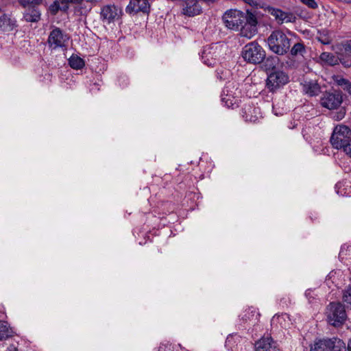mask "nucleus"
Returning a JSON list of instances; mask_svg holds the SVG:
<instances>
[{
    "instance_id": "obj_1",
    "label": "nucleus",
    "mask_w": 351,
    "mask_h": 351,
    "mask_svg": "<svg viewBox=\"0 0 351 351\" xmlns=\"http://www.w3.org/2000/svg\"><path fill=\"white\" fill-rule=\"evenodd\" d=\"M225 26L232 30L240 31V36L250 39L258 32V19L250 10L243 12L236 9H230L222 16Z\"/></svg>"
},
{
    "instance_id": "obj_2",
    "label": "nucleus",
    "mask_w": 351,
    "mask_h": 351,
    "mask_svg": "<svg viewBox=\"0 0 351 351\" xmlns=\"http://www.w3.org/2000/svg\"><path fill=\"white\" fill-rule=\"evenodd\" d=\"M330 141L334 148L342 149L349 158H351V130L349 127L344 125L336 126Z\"/></svg>"
},
{
    "instance_id": "obj_3",
    "label": "nucleus",
    "mask_w": 351,
    "mask_h": 351,
    "mask_svg": "<svg viewBox=\"0 0 351 351\" xmlns=\"http://www.w3.org/2000/svg\"><path fill=\"white\" fill-rule=\"evenodd\" d=\"M267 43L271 52L278 56H284L289 51L291 39L281 29H276L268 36Z\"/></svg>"
},
{
    "instance_id": "obj_4",
    "label": "nucleus",
    "mask_w": 351,
    "mask_h": 351,
    "mask_svg": "<svg viewBox=\"0 0 351 351\" xmlns=\"http://www.w3.org/2000/svg\"><path fill=\"white\" fill-rule=\"evenodd\" d=\"M327 322L335 327H341L347 319V314L344 305L341 302H330L325 310Z\"/></svg>"
},
{
    "instance_id": "obj_5",
    "label": "nucleus",
    "mask_w": 351,
    "mask_h": 351,
    "mask_svg": "<svg viewBox=\"0 0 351 351\" xmlns=\"http://www.w3.org/2000/svg\"><path fill=\"white\" fill-rule=\"evenodd\" d=\"M241 55L247 62L256 64L265 60L266 52L258 42L252 41L244 46Z\"/></svg>"
},
{
    "instance_id": "obj_6",
    "label": "nucleus",
    "mask_w": 351,
    "mask_h": 351,
    "mask_svg": "<svg viewBox=\"0 0 351 351\" xmlns=\"http://www.w3.org/2000/svg\"><path fill=\"white\" fill-rule=\"evenodd\" d=\"M289 82V75L284 71H275L270 73L266 80V87L270 92L274 93Z\"/></svg>"
},
{
    "instance_id": "obj_7",
    "label": "nucleus",
    "mask_w": 351,
    "mask_h": 351,
    "mask_svg": "<svg viewBox=\"0 0 351 351\" xmlns=\"http://www.w3.org/2000/svg\"><path fill=\"white\" fill-rule=\"evenodd\" d=\"M342 101L341 93L335 90L324 92L320 98L321 106L329 110L337 109Z\"/></svg>"
},
{
    "instance_id": "obj_8",
    "label": "nucleus",
    "mask_w": 351,
    "mask_h": 351,
    "mask_svg": "<svg viewBox=\"0 0 351 351\" xmlns=\"http://www.w3.org/2000/svg\"><path fill=\"white\" fill-rule=\"evenodd\" d=\"M122 15L121 9L114 5H106L103 6L100 12V18L103 22L110 24L119 20Z\"/></svg>"
},
{
    "instance_id": "obj_9",
    "label": "nucleus",
    "mask_w": 351,
    "mask_h": 351,
    "mask_svg": "<svg viewBox=\"0 0 351 351\" xmlns=\"http://www.w3.org/2000/svg\"><path fill=\"white\" fill-rule=\"evenodd\" d=\"M68 39L69 37H67L66 34H64L60 28L56 27L50 32L47 42L51 47L56 49L64 47L65 43Z\"/></svg>"
},
{
    "instance_id": "obj_10",
    "label": "nucleus",
    "mask_w": 351,
    "mask_h": 351,
    "mask_svg": "<svg viewBox=\"0 0 351 351\" xmlns=\"http://www.w3.org/2000/svg\"><path fill=\"white\" fill-rule=\"evenodd\" d=\"M219 55L216 46L205 47L202 52V62L208 66H213L217 62Z\"/></svg>"
},
{
    "instance_id": "obj_11",
    "label": "nucleus",
    "mask_w": 351,
    "mask_h": 351,
    "mask_svg": "<svg viewBox=\"0 0 351 351\" xmlns=\"http://www.w3.org/2000/svg\"><path fill=\"white\" fill-rule=\"evenodd\" d=\"M269 12L272 15L278 23H294L296 21V16L292 12H284L280 9L273 7H268Z\"/></svg>"
},
{
    "instance_id": "obj_12",
    "label": "nucleus",
    "mask_w": 351,
    "mask_h": 351,
    "mask_svg": "<svg viewBox=\"0 0 351 351\" xmlns=\"http://www.w3.org/2000/svg\"><path fill=\"white\" fill-rule=\"evenodd\" d=\"M128 14H137L139 12L148 14L150 12V5L148 0H131L126 7Z\"/></svg>"
},
{
    "instance_id": "obj_13",
    "label": "nucleus",
    "mask_w": 351,
    "mask_h": 351,
    "mask_svg": "<svg viewBox=\"0 0 351 351\" xmlns=\"http://www.w3.org/2000/svg\"><path fill=\"white\" fill-rule=\"evenodd\" d=\"M255 351H279L277 343L269 336L263 337L255 343Z\"/></svg>"
},
{
    "instance_id": "obj_14",
    "label": "nucleus",
    "mask_w": 351,
    "mask_h": 351,
    "mask_svg": "<svg viewBox=\"0 0 351 351\" xmlns=\"http://www.w3.org/2000/svg\"><path fill=\"white\" fill-rule=\"evenodd\" d=\"M185 6L182 8V14L188 16L198 15L202 12V8L197 0H183Z\"/></svg>"
},
{
    "instance_id": "obj_15",
    "label": "nucleus",
    "mask_w": 351,
    "mask_h": 351,
    "mask_svg": "<svg viewBox=\"0 0 351 351\" xmlns=\"http://www.w3.org/2000/svg\"><path fill=\"white\" fill-rule=\"evenodd\" d=\"M23 19L27 23H38L41 19V11L39 7L25 9Z\"/></svg>"
},
{
    "instance_id": "obj_16",
    "label": "nucleus",
    "mask_w": 351,
    "mask_h": 351,
    "mask_svg": "<svg viewBox=\"0 0 351 351\" xmlns=\"http://www.w3.org/2000/svg\"><path fill=\"white\" fill-rule=\"evenodd\" d=\"M303 91L310 97L317 96L321 93V87L315 81L305 82Z\"/></svg>"
},
{
    "instance_id": "obj_17",
    "label": "nucleus",
    "mask_w": 351,
    "mask_h": 351,
    "mask_svg": "<svg viewBox=\"0 0 351 351\" xmlns=\"http://www.w3.org/2000/svg\"><path fill=\"white\" fill-rule=\"evenodd\" d=\"M16 27V21L4 14L0 16V31L11 32Z\"/></svg>"
},
{
    "instance_id": "obj_18",
    "label": "nucleus",
    "mask_w": 351,
    "mask_h": 351,
    "mask_svg": "<svg viewBox=\"0 0 351 351\" xmlns=\"http://www.w3.org/2000/svg\"><path fill=\"white\" fill-rule=\"evenodd\" d=\"M258 108L247 106L242 110V116L245 121L256 122L258 120L257 111Z\"/></svg>"
},
{
    "instance_id": "obj_19",
    "label": "nucleus",
    "mask_w": 351,
    "mask_h": 351,
    "mask_svg": "<svg viewBox=\"0 0 351 351\" xmlns=\"http://www.w3.org/2000/svg\"><path fill=\"white\" fill-rule=\"evenodd\" d=\"M329 345H330V342L328 338L316 339L313 344L311 346L310 351H327Z\"/></svg>"
},
{
    "instance_id": "obj_20",
    "label": "nucleus",
    "mask_w": 351,
    "mask_h": 351,
    "mask_svg": "<svg viewBox=\"0 0 351 351\" xmlns=\"http://www.w3.org/2000/svg\"><path fill=\"white\" fill-rule=\"evenodd\" d=\"M319 58L322 62L330 66L337 65L339 63V60L341 61L340 58L335 56L333 53L329 52L322 53L319 56Z\"/></svg>"
},
{
    "instance_id": "obj_21",
    "label": "nucleus",
    "mask_w": 351,
    "mask_h": 351,
    "mask_svg": "<svg viewBox=\"0 0 351 351\" xmlns=\"http://www.w3.org/2000/svg\"><path fill=\"white\" fill-rule=\"evenodd\" d=\"M330 342L329 348H327V351H346V346L344 342L337 338L328 339Z\"/></svg>"
},
{
    "instance_id": "obj_22",
    "label": "nucleus",
    "mask_w": 351,
    "mask_h": 351,
    "mask_svg": "<svg viewBox=\"0 0 351 351\" xmlns=\"http://www.w3.org/2000/svg\"><path fill=\"white\" fill-rule=\"evenodd\" d=\"M68 60L69 66L73 69H81L85 66L84 60L75 54H73Z\"/></svg>"
},
{
    "instance_id": "obj_23",
    "label": "nucleus",
    "mask_w": 351,
    "mask_h": 351,
    "mask_svg": "<svg viewBox=\"0 0 351 351\" xmlns=\"http://www.w3.org/2000/svg\"><path fill=\"white\" fill-rule=\"evenodd\" d=\"M332 78L337 85L341 86L344 90L351 94V83L348 80L340 75H334Z\"/></svg>"
},
{
    "instance_id": "obj_24",
    "label": "nucleus",
    "mask_w": 351,
    "mask_h": 351,
    "mask_svg": "<svg viewBox=\"0 0 351 351\" xmlns=\"http://www.w3.org/2000/svg\"><path fill=\"white\" fill-rule=\"evenodd\" d=\"M18 3L24 9L39 7L43 3V0H17Z\"/></svg>"
},
{
    "instance_id": "obj_25",
    "label": "nucleus",
    "mask_w": 351,
    "mask_h": 351,
    "mask_svg": "<svg viewBox=\"0 0 351 351\" xmlns=\"http://www.w3.org/2000/svg\"><path fill=\"white\" fill-rule=\"evenodd\" d=\"M289 51L292 56H303L306 53V47L303 43H297L291 48L290 47Z\"/></svg>"
},
{
    "instance_id": "obj_26",
    "label": "nucleus",
    "mask_w": 351,
    "mask_h": 351,
    "mask_svg": "<svg viewBox=\"0 0 351 351\" xmlns=\"http://www.w3.org/2000/svg\"><path fill=\"white\" fill-rule=\"evenodd\" d=\"M265 61L264 63V66L266 70H273L276 68V64L278 63L279 59L277 56H269V57H265Z\"/></svg>"
},
{
    "instance_id": "obj_27",
    "label": "nucleus",
    "mask_w": 351,
    "mask_h": 351,
    "mask_svg": "<svg viewBox=\"0 0 351 351\" xmlns=\"http://www.w3.org/2000/svg\"><path fill=\"white\" fill-rule=\"evenodd\" d=\"M12 336V330L5 322H0V340L5 339Z\"/></svg>"
},
{
    "instance_id": "obj_28",
    "label": "nucleus",
    "mask_w": 351,
    "mask_h": 351,
    "mask_svg": "<svg viewBox=\"0 0 351 351\" xmlns=\"http://www.w3.org/2000/svg\"><path fill=\"white\" fill-rule=\"evenodd\" d=\"M335 189L337 194L342 196L348 195L350 193V189L346 187V182H339L335 185Z\"/></svg>"
},
{
    "instance_id": "obj_29",
    "label": "nucleus",
    "mask_w": 351,
    "mask_h": 351,
    "mask_svg": "<svg viewBox=\"0 0 351 351\" xmlns=\"http://www.w3.org/2000/svg\"><path fill=\"white\" fill-rule=\"evenodd\" d=\"M343 300L347 303L351 304V286L348 285L344 291Z\"/></svg>"
},
{
    "instance_id": "obj_30",
    "label": "nucleus",
    "mask_w": 351,
    "mask_h": 351,
    "mask_svg": "<svg viewBox=\"0 0 351 351\" xmlns=\"http://www.w3.org/2000/svg\"><path fill=\"white\" fill-rule=\"evenodd\" d=\"M60 2L59 0H56L53 1V4L50 6V10L51 13L56 14L59 10H60Z\"/></svg>"
},
{
    "instance_id": "obj_31",
    "label": "nucleus",
    "mask_w": 351,
    "mask_h": 351,
    "mask_svg": "<svg viewBox=\"0 0 351 351\" xmlns=\"http://www.w3.org/2000/svg\"><path fill=\"white\" fill-rule=\"evenodd\" d=\"M342 49L341 50H344L346 53L351 52V40H346L341 43Z\"/></svg>"
},
{
    "instance_id": "obj_32",
    "label": "nucleus",
    "mask_w": 351,
    "mask_h": 351,
    "mask_svg": "<svg viewBox=\"0 0 351 351\" xmlns=\"http://www.w3.org/2000/svg\"><path fill=\"white\" fill-rule=\"evenodd\" d=\"M300 1L310 8L315 9V8H317V4L315 0H300Z\"/></svg>"
},
{
    "instance_id": "obj_33",
    "label": "nucleus",
    "mask_w": 351,
    "mask_h": 351,
    "mask_svg": "<svg viewBox=\"0 0 351 351\" xmlns=\"http://www.w3.org/2000/svg\"><path fill=\"white\" fill-rule=\"evenodd\" d=\"M221 101L223 103H224L225 106H226L228 108L233 106V103L230 99V97L228 96V95L226 97H222Z\"/></svg>"
},
{
    "instance_id": "obj_34",
    "label": "nucleus",
    "mask_w": 351,
    "mask_h": 351,
    "mask_svg": "<svg viewBox=\"0 0 351 351\" xmlns=\"http://www.w3.org/2000/svg\"><path fill=\"white\" fill-rule=\"evenodd\" d=\"M317 38H318V40L324 45H328L331 42L330 38L326 36H321L318 37Z\"/></svg>"
},
{
    "instance_id": "obj_35",
    "label": "nucleus",
    "mask_w": 351,
    "mask_h": 351,
    "mask_svg": "<svg viewBox=\"0 0 351 351\" xmlns=\"http://www.w3.org/2000/svg\"><path fill=\"white\" fill-rule=\"evenodd\" d=\"M158 351H173L170 344L162 345L158 348Z\"/></svg>"
},
{
    "instance_id": "obj_36",
    "label": "nucleus",
    "mask_w": 351,
    "mask_h": 351,
    "mask_svg": "<svg viewBox=\"0 0 351 351\" xmlns=\"http://www.w3.org/2000/svg\"><path fill=\"white\" fill-rule=\"evenodd\" d=\"M348 246H347V248L345 249V247H341L339 256V258L343 260L344 258V256L347 254Z\"/></svg>"
},
{
    "instance_id": "obj_37",
    "label": "nucleus",
    "mask_w": 351,
    "mask_h": 351,
    "mask_svg": "<svg viewBox=\"0 0 351 351\" xmlns=\"http://www.w3.org/2000/svg\"><path fill=\"white\" fill-rule=\"evenodd\" d=\"M68 9H69L68 3L60 5V10H62L63 12H66L68 10Z\"/></svg>"
},
{
    "instance_id": "obj_38",
    "label": "nucleus",
    "mask_w": 351,
    "mask_h": 351,
    "mask_svg": "<svg viewBox=\"0 0 351 351\" xmlns=\"http://www.w3.org/2000/svg\"><path fill=\"white\" fill-rule=\"evenodd\" d=\"M86 2L90 3L93 5H96L97 3H101L102 0H86Z\"/></svg>"
},
{
    "instance_id": "obj_39",
    "label": "nucleus",
    "mask_w": 351,
    "mask_h": 351,
    "mask_svg": "<svg viewBox=\"0 0 351 351\" xmlns=\"http://www.w3.org/2000/svg\"><path fill=\"white\" fill-rule=\"evenodd\" d=\"M6 351H18L17 348H15L14 346H11L10 347L8 348L7 350Z\"/></svg>"
},
{
    "instance_id": "obj_40",
    "label": "nucleus",
    "mask_w": 351,
    "mask_h": 351,
    "mask_svg": "<svg viewBox=\"0 0 351 351\" xmlns=\"http://www.w3.org/2000/svg\"><path fill=\"white\" fill-rule=\"evenodd\" d=\"M84 0H71V3L81 4Z\"/></svg>"
},
{
    "instance_id": "obj_41",
    "label": "nucleus",
    "mask_w": 351,
    "mask_h": 351,
    "mask_svg": "<svg viewBox=\"0 0 351 351\" xmlns=\"http://www.w3.org/2000/svg\"><path fill=\"white\" fill-rule=\"evenodd\" d=\"M347 349L348 351H351V339H348Z\"/></svg>"
},
{
    "instance_id": "obj_42",
    "label": "nucleus",
    "mask_w": 351,
    "mask_h": 351,
    "mask_svg": "<svg viewBox=\"0 0 351 351\" xmlns=\"http://www.w3.org/2000/svg\"><path fill=\"white\" fill-rule=\"evenodd\" d=\"M61 4H65L71 3V0H59Z\"/></svg>"
},
{
    "instance_id": "obj_43",
    "label": "nucleus",
    "mask_w": 351,
    "mask_h": 351,
    "mask_svg": "<svg viewBox=\"0 0 351 351\" xmlns=\"http://www.w3.org/2000/svg\"><path fill=\"white\" fill-rule=\"evenodd\" d=\"M245 1L246 3H247L248 4H250V5H252V3L253 1L252 0H245Z\"/></svg>"
},
{
    "instance_id": "obj_44",
    "label": "nucleus",
    "mask_w": 351,
    "mask_h": 351,
    "mask_svg": "<svg viewBox=\"0 0 351 351\" xmlns=\"http://www.w3.org/2000/svg\"><path fill=\"white\" fill-rule=\"evenodd\" d=\"M305 295L306 296H310V292L308 291H306V293H305Z\"/></svg>"
},
{
    "instance_id": "obj_45",
    "label": "nucleus",
    "mask_w": 351,
    "mask_h": 351,
    "mask_svg": "<svg viewBox=\"0 0 351 351\" xmlns=\"http://www.w3.org/2000/svg\"><path fill=\"white\" fill-rule=\"evenodd\" d=\"M305 295L306 296H310V292L308 291H306V293H305Z\"/></svg>"
},
{
    "instance_id": "obj_46",
    "label": "nucleus",
    "mask_w": 351,
    "mask_h": 351,
    "mask_svg": "<svg viewBox=\"0 0 351 351\" xmlns=\"http://www.w3.org/2000/svg\"><path fill=\"white\" fill-rule=\"evenodd\" d=\"M242 319H245V320H246V317H242Z\"/></svg>"
},
{
    "instance_id": "obj_47",
    "label": "nucleus",
    "mask_w": 351,
    "mask_h": 351,
    "mask_svg": "<svg viewBox=\"0 0 351 351\" xmlns=\"http://www.w3.org/2000/svg\"><path fill=\"white\" fill-rule=\"evenodd\" d=\"M242 319H245V320H246V317H242Z\"/></svg>"
},
{
    "instance_id": "obj_48",
    "label": "nucleus",
    "mask_w": 351,
    "mask_h": 351,
    "mask_svg": "<svg viewBox=\"0 0 351 351\" xmlns=\"http://www.w3.org/2000/svg\"><path fill=\"white\" fill-rule=\"evenodd\" d=\"M179 346L180 347V348H183L182 346H181V344H179Z\"/></svg>"
}]
</instances>
